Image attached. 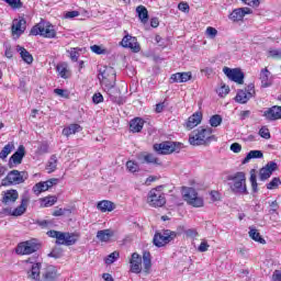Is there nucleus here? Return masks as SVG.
Returning <instances> with one entry per match:
<instances>
[{
  "mask_svg": "<svg viewBox=\"0 0 281 281\" xmlns=\"http://www.w3.org/2000/svg\"><path fill=\"white\" fill-rule=\"evenodd\" d=\"M227 181H232L228 186L234 194H249V192H247V178L245 172L238 171L229 175L227 176Z\"/></svg>",
  "mask_w": 281,
  "mask_h": 281,
  "instance_id": "f257e3e1",
  "label": "nucleus"
},
{
  "mask_svg": "<svg viewBox=\"0 0 281 281\" xmlns=\"http://www.w3.org/2000/svg\"><path fill=\"white\" fill-rule=\"evenodd\" d=\"M30 175L27 171H19L13 169L8 172V175L1 180V186L3 188H10V186H21V183H25Z\"/></svg>",
  "mask_w": 281,
  "mask_h": 281,
  "instance_id": "f03ea898",
  "label": "nucleus"
},
{
  "mask_svg": "<svg viewBox=\"0 0 281 281\" xmlns=\"http://www.w3.org/2000/svg\"><path fill=\"white\" fill-rule=\"evenodd\" d=\"M211 137H214L211 127H200L190 134L189 143L191 146H203L210 142Z\"/></svg>",
  "mask_w": 281,
  "mask_h": 281,
  "instance_id": "7ed1b4c3",
  "label": "nucleus"
},
{
  "mask_svg": "<svg viewBox=\"0 0 281 281\" xmlns=\"http://www.w3.org/2000/svg\"><path fill=\"white\" fill-rule=\"evenodd\" d=\"M32 36H43L44 38H56V30L49 22L42 21L31 29Z\"/></svg>",
  "mask_w": 281,
  "mask_h": 281,
  "instance_id": "20e7f679",
  "label": "nucleus"
},
{
  "mask_svg": "<svg viewBox=\"0 0 281 281\" xmlns=\"http://www.w3.org/2000/svg\"><path fill=\"white\" fill-rule=\"evenodd\" d=\"M47 236L50 238H56L57 245H66V247H71V245H76V243H78V237L76 234L49 231L47 232Z\"/></svg>",
  "mask_w": 281,
  "mask_h": 281,
  "instance_id": "39448f33",
  "label": "nucleus"
},
{
  "mask_svg": "<svg viewBox=\"0 0 281 281\" xmlns=\"http://www.w3.org/2000/svg\"><path fill=\"white\" fill-rule=\"evenodd\" d=\"M38 249H41V244H38L36 239H31L18 244L15 254H18V256H30L32 254H36Z\"/></svg>",
  "mask_w": 281,
  "mask_h": 281,
  "instance_id": "423d86ee",
  "label": "nucleus"
},
{
  "mask_svg": "<svg viewBox=\"0 0 281 281\" xmlns=\"http://www.w3.org/2000/svg\"><path fill=\"white\" fill-rule=\"evenodd\" d=\"M154 150L159 155H172V153H179L181 150V143L164 142L155 144Z\"/></svg>",
  "mask_w": 281,
  "mask_h": 281,
  "instance_id": "0eeeda50",
  "label": "nucleus"
},
{
  "mask_svg": "<svg viewBox=\"0 0 281 281\" xmlns=\"http://www.w3.org/2000/svg\"><path fill=\"white\" fill-rule=\"evenodd\" d=\"M183 199L189 205L193 207H203V198H199V193L194 188H183Z\"/></svg>",
  "mask_w": 281,
  "mask_h": 281,
  "instance_id": "6e6552de",
  "label": "nucleus"
},
{
  "mask_svg": "<svg viewBox=\"0 0 281 281\" xmlns=\"http://www.w3.org/2000/svg\"><path fill=\"white\" fill-rule=\"evenodd\" d=\"M147 203L150 207H164L166 205V195L157 189H151L147 195Z\"/></svg>",
  "mask_w": 281,
  "mask_h": 281,
  "instance_id": "1a4fd4ad",
  "label": "nucleus"
},
{
  "mask_svg": "<svg viewBox=\"0 0 281 281\" xmlns=\"http://www.w3.org/2000/svg\"><path fill=\"white\" fill-rule=\"evenodd\" d=\"M177 238V233L170 229L164 231L162 233H156L154 236V245L156 247H164Z\"/></svg>",
  "mask_w": 281,
  "mask_h": 281,
  "instance_id": "9d476101",
  "label": "nucleus"
},
{
  "mask_svg": "<svg viewBox=\"0 0 281 281\" xmlns=\"http://www.w3.org/2000/svg\"><path fill=\"white\" fill-rule=\"evenodd\" d=\"M256 95V86L249 83L245 89L238 90L235 97V102L238 104H247L248 100H251Z\"/></svg>",
  "mask_w": 281,
  "mask_h": 281,
  "instance_id": "9b49d317",
  "label": "nucleus"
},
{
  "mask_svg": "<svg viewBox=\"0 0 281 281\" xmlns=\"http://www.w3.org/2000/svg\"><path fill=\"white\" fill-rule=\"evenodd\" d=\"M223 71L228 80H232L237 85H243L245 82V74L243 70H240V68L224 67Z\"/></svg>",
  "mask_w": 281,
  "mask_h": 281,
  "instance_id": "f8f14e48",
  "label": "nucleus"
},
{
  "mask_svg": "<svg viewBox=\"0 0 281 281\" xmlns=\"http://www.w3.org/2000/svg\"><path fill=\"white\" fill-rule=\"evenodd\" d=\"M276 170H278V164H276L274 161L268 162L265 167H262L259 170L260 181H267V179H269L271 175L276 172Z\"/></svg>",
  "mask_w": 281,
  "mask_h": 281,
  "instance_id": "ddd939ff",
  "label": "nucleus"
},
{
  "mask_svg": "<svg viewBox=\"0 0 281 281\" xmlns=\"http://www.w3.org/2000/svg\"><path fill=\"white\" fill-rule=\"evenodd\" d=\"M58 269L54 266H47L43 269L40 281H58Z\"/></svg>",
  "mask_w": 281,
  "mask_h": 281,
  "instance_id": "4468645a",
  "label": "nucleus"
},
{
  "mask_svg": "<svg viewBox=\"0 0 281 281\" xmlns=\"http://www.w3.org/2000/svg\"><path fill=\"white\" fill-rule=\"evenodd\" d=\"M58 184V179L52 178L44 182H38L33 187V192L35 194H41V192H47L49 188H54V186Z\"/></svg>",
  "mask_w": 281,
  "mask_h": 281,
  "instance_id": "2eb2a0df",
  "label": "nucleus"
},
{
  "mask_svg": "<svg viewBox=\"0 0 281 281\" xmlns=\"http://www.w3.org/2000/svg\"><path fill=\"white\" fill-rule=\"evenodd\" d=\"M23 157H25V147L20 145L18 150L9 159V168L19 166L23 161Z\"/></svg>",
  "mask_w": 281,
  "mask_h": 281,
  "instance_id": "dca6fc26",
  "label": "nucleus"
},
{
  "mask_svg": "<svg viewBox=\"0 0 281 281\" xmlns=\"http://www.w3.org/2000/svg\"><path fill=\"white\" fill-rule=\"evenodd\" d=\"M106 89H108V94L110 95V100H112L115 104H124V102H126V100L123 99L122 92L120 91V89L115 88L113 83L108 86Z\"/></svg>",
  "mask_w": 281,
  "mask_h": 281,
  "instance_id": "f3484780",
  "label": "nucleus"
},
{
  "mask_svg": "<svg viewBox=\"0 0 281 281\" xmlns=\"http://www.w3.org/2000/svg\"><path fill=\"white\" fill-rule=\"evenodd\" d=\"M247 14H251V9L238 8L233 10V12L228 15V19L233 21V23H238V21H243Z\"/></svg>",
  "mask_w": 281,
  "mask_h": 281,
  "instance_id": "a211bd4d",
  "label": "nucleus"
},
{
  "mask_svg": "<svg viewBox=\"0 0 281 281\" xmlns=\"http://www.w3.org/2000/svg\"><path fill=\"white\" fill-rule=\"evenodd\" d=\"M130 271L132 273H142V256L137 252H133L130 258Z\"/></svg>",
  "mask_w": 281,
  "mask_h": 281,
  "instance_id": "6ab92c4d",
  "label": "nucleus"
},
{
  "mask_svg": "<svg viewBox=\"0 0 281 281\" xmlns=\"http://www.w3.org/2000/svg\"><path fill=\"white\" fill-rule=\"evenodd\" d=\"M121 45L122 47H127L135 53L139 52L140 49L139 43H137V37H133L131 35H125L121 42Z\"/></svg>",
  "mask_w": 281,
  "mask_h": 281,
  "instance_id": "aec40b11",
  "label": "nucleus"
},
{
  "mask_svg": "<svg viewBox=\"0 0 281 281\" xmlns=\"http://www.w3.org/2000/svg\"><path fill=\"white\" fill-rule=\"evenodd\" d=\"M27 25V21L24 18L15 19L12 23V34H16V36H21L23 32H25V27Z\"/></svg>",
  "mask_w": 281,
  "mask_h": 281,
  "instance_id": "412c9836",
  "label": "nucleus"
},
{
  "mask_svg": "<svg viewBox=\"0 0 281 281\" xmlns=\"http://www.w3.org/2000/svg\"><path fill=\"white\" fill-rule=\"evenodd\" d=\"M263 117H266V120H270L271 122L281 120V106L273 105L272 108H269L263 112Z\"/></svg>",
  "mask_w": 281,
  "mask_h": 281,
  "instance_id": "4be33fe9",
  "label": "nucleus"
},
{
  "mask_svg": "<svg viewBox=\"0 0 281 281\" xmlns=\"http://www.w3.org/2000/svg\"><path fill=\"white\" fill-rule=\"evenodd\" d=\"M18 200H19V191L14 189L4 191V194L2 196V203L4 205H10V203H16Z\"/></svg>",
  "mask_w": 281,
  "mask_h": 281,
  "instance_id": "5701e85b",
  "label": "nucleus"
},
{
  "mask_svg": "<svg viewBox=\"0 0 281 281\" xmlns=\"http://www.w3.org/2000/svg\"><path fill=\"white\" fill-rule=\"evenodd\" d=\"M201 120H203V114L201 112H195L191 115L186 123L188 131H192V128L199 126V124H201Z\"/></svg>",
  "mask_w": 281,
  "mask_h": 281,
  "instance_id": "b1692460",
  "label": "nucleus"
},
{
  "mask_svg": "<svg viewBox=\"0 0 281 281\" xmlns=\"http://www.w3.org/2000/svg\"><path fill=\"white\" fill-rule=\"evenodd\" d=\"M29 203L30 198L23 196L21 200V204L12 211L11 216H23V214H25V211L27 210Z\"/></svg>",
  "mask_w": 281,
  "mask_h": 281,
  "instance_id": "393cba45",
  "label": "nucleus"
},
{
  "mask_svg": "<svg viewBox=\"0 0 281 281\" xmlns=\"http://www.w3.org/2000/svg\"><path fill=\"white\" fill-rule=\"evenodd\" d=\"M41 262H36L32 265V268L30 271H27V276L29 278H31V280H35V281H41Z\"/></svg>",
  "mask_w": 281,
  "mask_h": 281,
  "instance_id": "a878e982",
  "label": "nucleus"
},
{
  "mask_svg": "<svg viewBox=\"0 0 281 281\" xmlns=\"http://www.w3.org/2000/svg\"><path fill=\"white\" fill-rule=\"evenodd\" d=\"M80 131H82V126L78 123H74L63 130V135L65 137H70V135H76V133H80Z\"/></svg>",
  "mask_w": 281,
  "mask_h": 281,
  "instance_id": "bb28decb",
  "label": "nucleus"
},
{
  "mask_svg": "<svg viewBox=\"0 0 281 281\" xmlns=\"http://www.w3.org/2000/svg\"><path fill=\"white\" fill-rule=\"evenodd\" d=\"M114 234L115 233L111 229L98 231L97 238L101 243H109V240H111V238H113Z\"/></svg>",
  "mask_w": 281,
  "mask_h": 281,
  "instance_id": "cd10ccee",
  "label": "nucleus"
},
{
  "mask_svg": "<svg viewBox=\"0 0 281 281\" xmlns=\"http://www.w3.org/2000/svg\"><path fill=\"white\" fill-rule=\"evenodd\" d=\"M100 212H113L115 210V204L109 200H102L97 204Z\"/></svg>",
  "mask_w": 281,
  "mask_h": 281,
  "instance_id": "c85d7f7f",
  "label": "nucleus"
},
{
  "mask_svg": "<svg viewBox=\"0 0 281 281\" xmlns=\"http://www.w3.org/2000/svg\"><path fill=\"white\" fill-rule=\"evenodd\" d=\"M143 267L145 273H150V269L153 268V257L150 256V251L143 252Z\"/></svg>",
  "mask_w": 281,
  "mask_h": 281,
  "instance_id": "c756f323",
  "label": "nucleus"
},
{
  "mask_svg": "<svg viewBox=\"0 0 281 281\" xmlns=\"http://www.w3.org/2000/svg\"><path fill=\"white\" fill-rule=\"evenodd\" d=\"M16 49L20 53L22 60L26 63V65H32V63H34V57L32 54H30V52H27V49H25V47L18 46Z\"/></svg>",
  "mask_w": 281,
  "mask_h": 281,
  "instance_id": "7c9ffc66",
  "label": "nucleus"
},
{
  "mask_svg": "<svg viewBox=\"0 0 281 281\" xmlns=\"http://www.w3.org/2000/svg\"><path fill=\"white\" fill-rule=\"evenodd\" d=\"M142 128H144V121L142 119L136 117L130 122V131L132 133H140Z\"/></svg>",
  "mask_w": 281,
  "mask_h": 281,
  "instance_id": "2f4dec72",
  "label": "nucleus"
},
{
  "mask_svg": "<svg viewBox=\"0 0 281 281\" xmlns=\"http://www.w3.org/2000/svg\"><path fill=\"white\" fill-rule=\"evenodd\" d=\"M136 13L138 15V19L140 21V23H143L144 25H146V23H148V9H146V7L144 5H138L136 8Z\"/></svg>",
  "mask_w": 281,
  "mask_h": 281,
  "instance_id": "473e14b6",
  "label": "nucleus"
},
{
  "mask_svg": "<svg viewBox=\"0 0 281 281\" xmlns=\"http://www.w3.org/2000/svg\"><path fill=\"white\" fill-rule=\"evenodd\" d=\"M265 155L262 154V150H250L247 156L244 158L241 164H249L251 159H262Z\"/></svg>",
  "mask_w": 281,
  "mask_h": 281,
  "instance_id": "72a5a7b5",
  "label": "nucleus"
},
{
  "mask_svg": "<svg viewBox=\"0 0 281 281\" xmlns=\"http://www.w3.org/2000/svg\"><path fill=\"white\" fill-rule=\"evenodd\" d=\"M140 161H144L145 164H154L156 166H159V158L155 157L153 154H140L139 155Z\"/></svg>",
  "mask_w": 281,
  "mask_h": 281,
  "instance_id": "f704fd0d",
  "label": "nucleus"
},
{
  "mask_svg": "<svg viewBox=\"0 0 281 281\" xmlns=\"http://www.w3.org/2000/svg\"><path fill=\"white\" fill-rule=\"evenodd\" d=\"M269 76H271V72H269V69L265 68L260 72V80H261V87L267 88L271 87V79H269Z\"/></svg>",
  "mask_w": 281,
  "mask_h": 281,
  "instance_id": "c9c22d12",
  "label": "nucleus"
},
{
  "mask_svg": "<svg viewBox=\"0 0 281 281\" xmlns=\"http://www.w3.org/2000/svg\"><path fill=\"white\" fill-rule=\"evenodd\" d=\"M56 69L60 78H64V80H67V78H69V68L67 67L66 63L58 64Z\"/></svg>",
  "mask_w": 281,
  "mask_h": 281,
  "instance_id": "e433bc0d",
  "label": "nucleus"
},
{
  "mask_svg": "<svg viewBox=\"0 0 281 281\" xmlns=\"http://www.w3.org/2000/svg\"><path fill=\"white\" fill-rule=\"evenodd\" d=\"M248 234L252 240H255L256 243H260V245H265V243H267L265 238L260 236V233H258V229L256 228H250Z\"/></svg>",
  "mask_w": 281,
  "mask_h": 281,
  "instance_id": "4c0bfd02",
  "label": "nucleus"
},
{
  "mask_svg": "<svg viewBox=\"0 0 281 281\" xmlns=\"http://www.w3.org/2000/svg\"><path fill=\"white\" fill-rule=\"evenodd\" d=\"M14 148V143H8L0 151V159H8V155L12 153Z\"/></svg>",
  "mask_w": 281,
  "mask_h": 281,
  "instance_id": "58836bf2",
  "label": "nucleus"
},
{
  "mask_svg": "<svg viewBox=\"0 0 281 281\" xmlns=\"http://www.w3.org/2000/svg\"><path fill=\"white\" fill-rule=\"evenodd\" d=\"M210 124L213 126V128H216V126H221V124H223V117L218 114H215L211 116Z\"/></svg>",
  "mask_w": 281,
  "mask_h": 281,
  "instance_id": "ea45409f",
  "label": "nucleus"
},
{
  "mask_svg": "<svg viewBox=\"0 0 281 281\" xmlns=\"http://www.w3.org/2000/svg\"><path fill=\"white\" fill-rule=\"evenodd\" d=\"M57 164H58V158L56 157V155H53L47 165L48 172H54V170H56Z\"/></svg>",
  "mask_w": 281,
  "mask_h": 281,
  "instance_id": "a19ab883",
  "label": "nucleus"
},
{
  "mask_svg": "<svg viewBox=\"0 0 281 281\" xmlns=\"http://www.w3.org/2000/svg\"><path fill=\"white\" fill-rule=\"evenodd\" d=\"M250 183L254 192H258V182L256 180V169L250 171Z\"/></svg>",
  "mask_w": 281,
  "mask_h": 281,
  "instance_id": "79ce46f5",
  "label": "nucleus"
},
{
  "mask_svg": "<svg viewBox=\"0 0 281 281\" xmlns=\"http://www.w3.org/2000/svg\"><path fill=\"white\" fill-rule=\"evenodd\" d=\"M117 258H120V252L119 251L111 252L105 258V265H113V262H115V260H117Z\"/></svg>",
  "mask_w": 281,
  "mask_h": 281,
  "instance_id": "37998d69",
  "label": "nucleus"
},
{
  "mask_svg": "<svg viewBox=\"0 0 281 281\" xmlns=\"http://www.w3.org/2000/svg\"><path fill=\"white\" fill-rule=\"evenodd\" d=\"M268 58H273L274 60H281V48L280 49H270L268 52Z\"/></svg>",
  "mask_w": 281,
  "mask_h": 281,
  "instance_id": "c03bdc74",
  "label": "nucleus"
},
{
  "mask_svg": "<svg viewBox=\"0 0 281 281\" xmlns=\"http://www.w3.org/2000/svg\"><path fill=\"white\" fill-rule=\"evenodd\" d=\"M58 199L56 196H47L43 199L44 207H52Z\"/></svg>",
  "mask_w": 281,
  "mask_h": 281,
  "instance_id": "a18cd8bd",
  "label": "nucleus"
},
{
  "mask_svg": "<svg viewBox=\"0 0 281 281\" xmlns=\"http://www.w3.org/2000/svg\"><path fill=\"white\" fill-rule=\"evenodd\" d=\"M126 168L130 172H137V170H139V165H137L135 161L128 160L126 162Z\"/></svg>",
  "mask_w": 281,
  "mask_h": 281,
  "instance_id": "49530a36",
  "label": "nucleus"
},
{
  "mask_svg": "<svg viewBox=\"0 0 281 281\" xmlns=\"http://www.w3.org/2000/svg\"><path fill=\"white\" fill-rule=\"evenodd\" d=\"M281 181L280 178H273L268 184L267 188L268 190H276L278 186H280Z\"/></svg>",
  "mask_w": 281,
  "mask_h": 281,
  "instance_id": "de8ad7c7",
  "label": "nucleus"
},
{
  "mask_svg": "<svg viewBox=\"0 0 281 281\" xmlns=\"http://www.w3.org/2000/svg\"><path fill=\"white\" fill-rule=\"evenodd\" d=\"M49 258H55V259H58V258H63V249L60 248H55L53 249L50 252H49Z\"/></svg>",
  "mask_w": 281,
  "mask_h": 281,
  "instance_id": "09e8293b",
  "label": "nucleus"
},
{
  "mask_svg": "<svg viewBox=\"0 0 281 281\" xmlns=\"http://www.w3.org/2000/svg\"><path fill=\"white\" fill-rule=\"evenodd\" d=\"M92 102L93 104H100L101 102H104V97L100 92H95L92 95Z\"/></svg>",
  "mask_w": 281,
  "mask_h": 281,
  "instance_id": "8fccbe9b",
  "label": "nucleus"
},
{
  "mask_svg": "<svg viewBox=\"0 0 281 281\" xmlns=\"http://www.w3.org/2000/svg\"><path fill=\"white\" fill-rule=\"evenodd\" d=\"M217 93L220 95V98H225V95H227L229 93V86H222L218 90Z\"/></svg>",
  "mask_w": 281,
  "mask_h": 281,
  "instance_id": "3c124183",
  "label": "nucleus"
},
{
  "mask_svg": "<svg viewBox=\"0 0 281 281\" xmlns=\"http://www.w3.org/2000/svg\"><path fill=\"white\" fill-rule=\"evenodd\" d=\"M217 34H218V31L215 27L209 26L206 29V36H209V38H216Z\"/></svg>",
  "mask_w": 281,
  "mask_h": 281,
  "instance_id": "603ef678",
  "label": "nucleus"
},
{
  "mask_svg": "<svg viewBox=\"0 0 281 281\" xmlns=\"http://www.w3.org/2000/svg\"><path fill=\"white\" fill-rule=\"evenodd\" d=\"M260 137H263V139H269L271 137V133H269V128L261 127L259 131Z\"/></svg>",
  "mask_w": 281,
  "mask_h": 281,
  "instance_id": "864d4df0",
  "label": "nucleus"
},
{
  "mask_svg": "<svg viewBox=\"0 0 281 281\" xmlns=\"http://www.w3.org/2000/svg\"><path fill=\"white\" fill-rule=\"evenodd\" d=\"M188 80H192V72H180V82H188Z\"/></svg>",
  "mask_w": 281,
  "mask_h": 281,
  "instance_id": "5fc2aeb1",
  "label": "nucleus"
},
{
  "mask_svg": "<svg viewBox=\"0 0 281 281\" xmlns=\"http://www.w3.org/2000/svg\"><path fill=\"white\" fill-rule=\"evenodd\" d=\"M54 93H56V95H59V98H69V92L65 89H55Z\"/></svg>",
  "mask_w": 281,
  "mask_h": 281,
  "instance_id": "6e6d98bb",
  "label": "nucleus"
},
{
  "mask_svg": "<svg viewBox=\"0 0 281 281\" xmlns=\"http://www.w3.org/2000/svg\"><path fill=\"white\" fill-rule=\"evenodd\" d=\"M207 249H210V244H207L206 240H202L200 246L198 247V251L203 254V252L207 251Z\"/></svg>",
  "mask_w": 281,
  "mask_h": 281,
  "instance_id": "4d7b16f0",
  "label": "nucleus"
},
{
  "mask_svg": "<svg viewBox=\"0 0 281 281\" xmlns=\"http://www.w3.org/2000/svg\"><path fill=\"white\" fill-rule=\"evenodd\" d=\"M246 5H250V8H258L260 5V0H241Z\"/></svg>",
  "mask_w": 281,
  "mask_h": 281,
  "instance_id": "13d9d810",
  "label": "nucleus"
},
{
  "mask_svg": "<svg viewBox=\"0 0 281 281\" xmlns=\"http://www.w3.org/2000/svg\"><path fill=\"white\" fill-rule=\"evenodd\" d=\"M91 52H93V54H98V55H102V54H106V50L101 48L100 46L98 45H92L90 47Z\"/></svg>",
  "mask_w": 281,
  "mask_h": 281,
  "instance_id": "bf43d9fd",
  "label": "nucleus"
},
{
  "mask_svg": "<svg viewBox=\"0 0 281 281\" xmlns=\"http://www.w3.org/2000/svg\"><path fill=\"white\" fill-rule=\"evenodd\" d=\"M5 3L11 5V8H21L22 3L21 0H3Z\"/></svg>",
  "mask_w": 281,
  "mask_h": 281,
  "instance_id": "052dcab7",
  "label": "nucleus"
},
{
  "mask_svg": "<svg viewBox=\"0 0 281 281\" xmlns=\"http://www.w3.org/2000/svg\"><path fill=\"white\" fill-rule=\"evenodd\" d=\"M178 9L181 11V12H190V4H188V2H180L178 4Z\"/></svg>",
  "mask_w": 281,
  "mask_h": 281,
  "instance_id": "680f3d73",
  "label": "nucleus"
},
{
  "mask_svg": "<svg viewBox=\"0 0 281 281\" xmlns=\"http://www.w3.org/2000/svg\"><path fill=\"white\" fill-rule=\"evenodd\" d=\"M231 150L233 153H240L243 150V146H240V144H238V143H233L231 145Z\"/></svg>",
  "mask_w": 281,
  "mask_h": 281,
  "instance_id": "e2e57ef3",
  "label": "nucleus"
},
{
  "mask_svg": "<svg viewBox=\"0 0 281 281\" xmlns=\"http://www.w3.org/2000/svg\"><path fill=\"white\" fill-rule=\"evenodd\" d=\"M170 80L171 82H181V72L171 75Z\"/></svg>",
  "mask_w": 281,
  "mask_h": 281,
  "instance_id": "0e129e2a",
  "label": "nucleus"
},
{
  "mask_svg": "<svg viewBox=\"0 0 281 281\" xmlns=\"http://www.w3.org/2000/svg\"><path fill=\"white\" fill-rule=\"evenodd\" d=\"M80 12L78 11H69L66 13V19H76V16H79Z\"/></svg>",
  "mask_w": 281,
  "mask_h": 281,
  "instance_id": "69168bd1",
  "label": "nucleus"
},
{
  "mask_svg": "<svg viewBox=\"0 0 281 281\" xmlns=\"http://www.w3.org/2000/svg\"><path fill=\"white\" fill-rule=\"evenodd\" d=\"M166 109V102L157 103L156 104V113H161Z\"/></svg>",
  "mask_w": 281,
  "mask_h": 281,
  "instance_id": "338daca9",
  "label": "nucleus"
},
{
  "mask_svg": "<svg viewBox=\"0 0 281 281\" xmlns=\"http://www.w3.org/2000/svg\"><path fill=\"white\" fill-rule=\"evenodd\" d=\"M272 280L273 281H281V271L280 270H276L272 274Z\"/></svg>",
  "mask_w": 281,
  "mask_h": 281,
  "instance_id": "774afa93",
  "label": "nucleus"
}]
</instances>
